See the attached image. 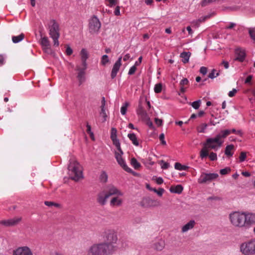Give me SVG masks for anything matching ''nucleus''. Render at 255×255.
I'll return each instance as SVG.
<instances>
[{
    "instance_id": "680f3d73",
    "label": "nucleus",
    "mask_w": 255,
    "mask_h": 255,
    "mask_svg": "<svg viewBox=\"0 0 255 255\" xmlns=\"http://www.w3.org/2000/svg\"><path fill=\"white\" fill-rule=\"evenodd\" d=\"M237 92V90L236 89H233L232 91L229 92L228 95L230 97H233Z\"/></svg>"
},
{
    "instance_id": "052dcab7",
    "label": "nucleus",
    "mask_w": 255,
    "mask_h": 255,
    "mask_svg": "<svg viewBox=\"0 0 255 255\" xmlns=\"http://www.w3.org/2000/svg\"><path fill=\"white\" fill-rule=\"evenodd\" d=\"M159 138L160 140L161 141V143L163 145H165L166 144V141L164 140V133L160 134V135H159Z\"/></svg>"
},
{
    "instance_id": "69168bd1",
    "label": "nucleus",
    "mask_w": 255,
    "mask_h": 255,
    "mask_svg": "<svg viewBox=\"0 0 255 255\" xmlns=\"http://www.w3.org/2000/svg\"><path fill=\"white\" fill-rule=\"evenodd\" d=\"M155 123L158 126H160L162 124V121L158 118H155Z\"/></svg>"
},
{
    "instance_id": "de8ad7c7",
    "label": "nucleus",
    "mask_w": 255,
    "mask_h": 255,
    "mask_svg": "<svg viewBox=\"0 0 255 255\" xmlns=\"http://www.w3.org/2000/svg\"><path fill=\"white\" fill-rule=\"evenodd\" d=\"M128 103H126L121 108V113L123 115L126 114L128 107Z\"/></svg>"
},
{
    "instance_id": "20e7f679",
    "label": "nucleus",
    "mask_w": 255,
    "mask_h": 255,
    "mask_svg": "<svg viewBox=\"0 0 255 255\" xmlns=\"http://www.w3.org/2000/svg\"><path fill=\"white\" fill-rule=\"evenodd\" d=\"M105 238L106 242L101 243L102 245H107L112 247V249L110 251V253L113 254L117 249V247L115 245L118 240L117 233L114 230H108L105 233Z\"/></svg>"
},
{
    "instance_id": "72a5a7b5",
    "label": "nucleus",
    "mask_w": 255,
    "mask_h": 255,
    "mask_svg": "<svg viewBox=\"0 0 255 255\" xmlns=\"http://www.w3.org/2000/svg\"><path fill=\"white\" fill-rule=\"evenodd\" d=\"M108 176L105 171H102L100 176V181L101 183H106L108 181Z\"/></svg>"
},
{
    "instance_id": "cd10ccee",
    "label": "nucleus",
    "mask_w": 255,
    "mask_h": 255,
    "mask_svg": "<svg viewBox=\"0 0 255 255\" xmlns=\"http://www.w3.org/2000/svg\"><path fill=\"white\" fill-rule=\"evenodd\" d=\"M128 136L129 138V139L132 141L133 144H134L135 146H138L139 145L138 140L134 133H129L128 134Z\"/></svg>"
},
{
    "instance_id": "7ed1b4c3",
    "label": "nucleus",
    "mask_w": 255,
    "mask_h": 255,
    "mask_svg": "<svg viewBox=\"0 0 255 255\" xmlns=\"http://www.w3.org/2000/svg\"><path fill=\"white\" fill-rule=\"evenodd\" d=\"M68 170L72 180L77 181L83 177L82 167L77 161L70 160Z\"/></svg>"
},
{
    "instance_id": "6e6552de",
    "label": "nucleus",
    "mask_w": 255,
    "mask_h": 255,
    "mask_svg": "<svg viewBox=\"0 0 255 255\" xmlns=\"http://www.w3.org/2000/svg\"><path fill=\"white\" fill-rule=\"evenodd\" d=\"M223 141L220 139L216 135L214 138H208V150L209 149L217 150L221 147Z\"/></svg>"
},
{
    "instance_id": "c85d7f7f",
    "label": "nucleus",
    "mask_w": 255,
    "mask_h": 255,
    "mask_svg": "<svg viewBox=\"0 0 255 255\" xmlns=\"http://www.w3.org/2000/svg\"><path fill=\"white\" fill-rule=\"evenodd\" d=\"M234 148V146L233 144H230L226 147L225 150V154L228 157H231L233 156V153L232 152V150Z\"/></svg>"
},
{
    "instance_id": "c756f323",
    "label": "nucleus",
    "mask_w": 255,
    "mask_h": 255,
    "mask_svg": "<svg viewBox=\"0 0 255 255\" xmlns=\"http://www.w3.org/2000/svg\"><path fill=\"white\" fill-rule=\"evenodd\" d=\"M231 133V130L230 129H226L224 130H222L219 134L217 135L218 138L221 139V138H225L229 134Z\"/></svg>"
},
{
    "instance_id": "f257e3e1",
    "label": "nucleus",
    "mask_w": 255,
    "mask_h": 255,
    "mask_svg": "<svg viewBox=\"0 0 255 255\" xmlns=\"http://www.w3.org/2000/svg\"><path fill=\"white\" fill-rule=\"evenodd\" d=\"M229 220L232 225L237 228H247L246 212L235 211L229 214Z\"/></svg>"
},
{
    "instance_id": "412c9836",
    "label": "nucleus",
    "mask_w": 255,
    "mask_h": 255,
    "mask_svg": "<svg viewBox=\"0 0 255 255\" xmlns=\"http://www.w3.org/2000/svg\"><path fill=\"white\" fill-rule=\"evenodd\" d=\"M246 218H247V228L249 227L251 224L255 223V214L246 212Z\"/></svg>"
},
{
    "instance_id": "dca6fc26",
    "label": "nucleus",
    "mask_w": 255,
    "mask_h": 255,
    "mask_svg": "<svg viewBox=\"0 0 255 255\" xmlns=\"http://www.w3.org/2000/svg\"><path fill=\"white\" fill-rule=\"evenodd\" d=\"M87 69V66L82 68L77 67V70L78 71L77 78L79 81V85H81L85 81V71Z\"/></svg>"
},
{
    "instance_id": "c9c22d12",
    "label": "nucleus",
    "mask_w": 255,
    "mask_h": 255,
    "mask_svg": "<svg viewBox=\"0 0 255 255\" xmlns=\"http://www.w3.org/2000/svg\"><path fill=\"white\" fill-rule=\"evenodd\" d=\"M112 141L113 142V144L116 147V148H117V150H118V151L121 152V153H123V151H122V149L121 148L120 141L118 139V138L112 139Z\"/></svg>"
},
{
    "instance_id": "1a4fd4ad",
    "label": "nucleus",
    "mask_w": 255,
    "mask_h": 255,
    "mask_svg": "<svg viewBox=\"0 0 255 255\" xmlns=\"http://www.w3.org/2000/svg\"><path fill=\"white\" fill-rule=\"evenodd\" d=\"M165 243L164 240L161 238H157L153 240L150 245V248L154 250L160 252L165 248Z\"/></svg>"
},
{
    "instance_id": "58836bf2",
    "label": "nucleus",
    "mask_w": 255,
    "mask_h": 255,
    "mask_svg": "<svg viewBox=\"0 0 255 255\" xmlns=\"http://www.w3.org/2000/svg\"><path fill=\"white\" fill-rule=\"evenodd\" d=\"M138 65V62H135L134 65L129 69L128 74L130 75L133 74L136 70V66Z\"/></svg>"
},
{
    "instance_id": "b1692460",
    "label": "nucleus",
    "mask_w": 255,
    "mask_h": 255,
    "mask_svg": "<svg viewBox=\"0 0 255 255\" xmlns=\"http://www.w3.org/2000/svg\"><path fill=\"white\" fill-rule=\"evenodd\" d=\"M183 188L181 185H177L176 186H172L170 188V192L177 194H180L182 193Z\"/></svg>"
},
{
    "instance_id": "49530a36",
    "label": "nucleus",
    "mask_w": 255,
    "mask_h": 255,
    "mask_svg": "<svg viewBox=\"0 0 255 255\" xmlns=\"http://www.w3.org/2000/svg\"><path fill=\"white\" fill-rule=\"evenodd\" d=\"M231 171V169L230 167H226L224 169H222L220 171V173L221 175H226Z\"/></svg>"
},
{
    "instance_id": "e433bc0d",
    "label": "nucleus",
    "mask_w": 255,
    "mask_h": 255,
    "mask_svg": "<svg viewBox=\"0 0 255 255\" xmlns=\"http://www.w3.org/2000/svg\"><path fill=\"white\" fill-rule=\"evenodd\" d=\"M131 164L135 169H138L140 167V164L137 161L135 158H132L131 159Z\"/></svg>"
},
{
    "instance_id": "7c9ffc66",
    "label": "nucleus",
    "mask_w": 255,
    "mask_h": 255,
    "mask_svg": "<svg viewBox=\"0 0 255 255\" xmlns=\"http://www.w3.org/2000/svg\"><path fill=\"white\" fill-rule=\"evenodd\" d=\"M189 81L186 78H184L182 79L180 83V91L182 93H184L185 91L186 88L184 87L185 85H187L188 84Z\"/></svg>"
},
{
    "instance_id": "39448f33",
    "label": "nucleus",
    "mask_w": 255,
    "mask_h": 255,
    "mask_svg": "<svg viewBox=\"0 0 255 255\" xmlns=\"http://www.w3.org/2000/svg\"><path fill=\"white\" fill-rule=\"evenodd\" d=\"M51 23L52 24L49 27V35L53 39V45L57 47L59 45L58 41L60 36L59 26L58 23L54 20H52Z\"/></svg>"
},
{
    "instance_id": "c03bdc74",
    "label": "nucleus",
    "mask_w": 255,
    "mask_h": 255,
    "mask_svg": "<svg viewBox=\"0 0 255 255\" xmlns=\"http://www.w3.org/2000/svg\"><path fill=\"white\" fill-rule=\"evenodd\" d=\"M44 204L45 205L49 206V207L54 206L57 208H59L60 206V204L55 203V202H51V201H45Z\"/></svg>"
},
{
    "instance_id": "6e6d98bb",
    "label": "nucleus",
    "mask_w": 255,
    "mask_h": 255,
    "mask_svg": "<svg viewBox=\"0 0 255 255\" xmlns=\"http://www.w3.org/2000/svg\"><path fill=\"white\" fill-rule=\"evenodd\" d=\"M144 122H146V125L150 128H153V125L152 122L150 120L149 117H148L147 120H143Z\"/></svg>"
},
{
    "instance_id": "2f4dec72",
    "label": "nucleus",
    "mask_w": 255,
    "mask_h": 255,
    "mask_svg": "<svg viewBox=\"0 0 255 255\" xmlns=\"http://www.w3.org/2000/svg\"><path fill=\"white\" fill-rule=\"evenodd\" d=\"M24 34L23 33H21L18 36H13L12 37V40L13 43H16L21 41L24 39Z\"/></svg>"
},
{
    "instance_id": "13d9d810",
    "label": "nucleus",
    "mask_w": 255,
    "mask_h": 255,
    "mask_svg": "<svg viewBox=\"0 0 255 255\" xmlns=\"http://www.w3.org/2000/svg\"><path fill=\"white\" fill-rule=\"evenodd\" d=\"M182 165L180 163L176 162L175 163L174 167L176 169L179 170H184V168H182Z\"/></svg>"
},
{
    "instance_id": "a211bd4d",
    "label": "nucleus",
    "mask_w": 255,
    "mask_h": 255,
    "mask_svg": "<svg viewBox=\"0 0 255 255\" xmlns=\"http://www.w3.org/2000/svg\"><path fill=\"white\" fill-rule=\"evenodd\" d=\"M109 198L105 191L100 192L97 197V201L101 205L106 204L107 199Z\"/></svg>"
},
{
    "instance_id": "ddd939ff",
    "label": "nucleus",
    "mask_w": 255,
    "mask_h": 255,
    "mask_svg": "<svg viewBox=\"0 0 255 255\" xmlns=\"http://www.w3.org/2000/svg\"><path fill=\"white\" fill-rule=\"evenodd\" d=\"M40 44L42 47L43 50L48 54L52 53L50 41L46 36L42 37L40 40Z\"/></svg>"
},
{
    "instance_id": "0eeeda50",
    "label": "nucleus",
    "mask_w": 255,
    "mask_h": 255,
    "mask_svg": "<svg viewBox=\"0 0 255 255\" xmlns=\"http://www.w3.org/2000/svg\"><path fill=\"white\" fill-rule=\"evenodd\" d=\"M101 27V23L99 18L93 15L89 20V30L92 34H98Z\"/></svg>"
},
{
    "instance_id": "a18cd8bd",
    "label": "nucleus",
    "mask_w": 255,
    "mask_h": 255,
    "mask_svg": "<svg viewBox=\"0 0 255 255\" xmlns=\"http://www.w3.org/2000/svg\"><path fill=\"white\" fill-rule=\"evenodd\" d=\"M201 101V100H198L195 102H192L190 104V105L192 106L193 108L195 109H198L200 106Z\"/></svg>"
},
{
    "instance_id": "473e14b6",
    "label": "nucleus",
    "mask_w": 255,
    "mask_h": 255,
    "mask_svg": "<svg viewBox=\"0 0 255 255\" xmlns=\"http://www.w3.org/2000/svg\"><path fill=\"white\" fill-rule=\"evenodd\" d=\"M207 181V173L205 172H202V174L198 179V182L202 184L205 183Z\"/></svg>"
},
{
    "instance_id": "864d4df0",
    "label": "nucleus",
    "mask_w": 255,
    "mask_h": 255,
    "mask_svg": "<svg viewBox=\"0 0 255 255\" xmlns=\"http://www.w3.org/2000/svg\"><path fill=\"white\" fill-rule=\"evenodd\" d=\"M66 54L68 56L71 55L73 53V50L72 48L68 45H66Z\"/></svg>"
},
{
    "instance_id": "09e8293b",
    "label": "nucleus",
    "mask_w": 255,
    "mask_h": 255,
    "mask_svg": "<svg viewBox=\"0 0 255 255\" xmlns=\"http://www.w3.org/2000/svg\"><path fill=\"white\" fill-rule=\"evenodd\" d=\"M109 62L108 56L107 55H104L102 56L101 63L102 65H105Z\"/></svg>"
},
{
    "instance_id": "393cba45",
    "label": "nucleus",
    "mask_w": 255,
    "mask_h": 255,
    "mask_svg": "<svg viewBox=\"0 0 255 255\" xmlns=\"http://www.w3.org/2000/svg\"><path fill=\"white\" fill-rule=\"evenodd\" d=\"M106 104V101L104 97L102 98V101H101V112L100 115L101 116H102L104 118V122H105L106 120V117L107 115L106 113L105 110V106Z\"/></svg>"
},
{
    "instance_id": "338daca9",
    "label": "nucleus",
    "mask_w": 255,
    "mask_h": 255,
    "mask_svg": "<svg viewBox=\"0 0 255 255\" xmlns=\"http://www.w3.org/2000/svg\"><path fill=\"white\" fill-rule=\"evenodd\" d=\"M200 72L201 73L203 74V75H205L207 72V69L205 67H202L200 68Z\"/></svg>"
},
{
    "instance_id": "9d476101",
    "label": "nucleus",
    "mask_w": 255,
    "mask_h": 255,
    "mask_svg": "<svg viewBox=\"0 0 255 255\" xmlns=\"http://www.w3.org/2000/svg\"><path fill=\"white\" fill-rule=\"evenodd\" d=\"M108 196L109 197L112 195L123 196V193L115 186L110 184L106 187L105 190Z\"/></svg>"
},
{
    "instance_id": "f3484780",
    "label": "nucleus",
    "mask_w": 255,
    "mask_h": 255,
    "mask_svg": "<svg viewBox=\"0 0 255 255\" xmlns=\"http://www.w3.org/2000/svg\"><path fill=\"white\" fill-rule=\"evenodd\" d=\"M235 54L236 55V57L235 60L240 62H243L244 61L246 57V53L244 50L238 48L235 50Z\"/></svg>"
},
{
    "instance_id": "4468645a",
    "label": "nucleus",
    "mask_w": 255,
    "mask_h": 255,
    "mask_svg": "<svg viewBox=\"0 0 255 255\" xmlns=\"http://www.w3.org/2000/svg\"><path fill=\"white\" fill-rule=\"evenodd\" d=\"M21 220V218L15 217L7 220L0 221V224L5 227H10L16 225Z\"/></svg>"
},
{
    "instance_id": "aec40b11",
    "label": "nucleus",
    "mask_w": 255,
    "mask_h": 255,
    "mask_svg": "<svg viewBox=\"0 0 255 255\" xmlns=\"http://www.w3.org/2000/svg\"><path fill=\"white\" fill-rule=\"evenodd\" d=\"M80 55L82 61V66H87L86 60L89 58V53L87 50L84 48L80 51Z\"/></svg>"
},
{
    "instance_id": "a878e982",
    "label": "nucleus",
    "mask_w": 255,
    "mask_h": 255,
    "mask_svg": "<svg viewBox=\"0 0 255 255\" xmlns=\"http://www.w3.org/2000/svg\"><path fill=\"white\" fill-rule=\"evenodd\" d=\"M200 157L204 158L207 157V139L203 143V147L200 151Z\"/></svg>"
},
{
    "instance_id": "9b49d317",
    "label": "nucleus",
    "mask_w": 255,
    "mask_h": 255,
    "mask_svg": "<svg viewBox=\"0 0 255 255\" xmlns=\"http://www.w3.org/2000/svg\"><path fill=\"white\" fill-rule=\"evenodd\" d=\"M13 255H33V253L31 249L27 247L23 246L18 247L13 252Z\"/></svg>"
},
{
    "instance_id": "423d86ee",
    "label": "nucleus",
    "mask_w": 255,
    "mask_h": 255,
    "mask_svg": "<svg viewBox=\"0 0 255 255\" xmlns=\"http://www.w3.org/2000/svg\"><path fill=\"white\" fill-rule=\"evenodd\" d=\"M240 248V251L244 255H255V239L242 243Z\"/></svg>"
},
{
    "instance_id": "4be33fe9",
    "label": "nucleus",
    "mask_w": 255,
    "mask_h": 255,
    "mask_svg": "<svg viewBox=\"0 0 255 255\" xmlns=\"http://www.w3.org/2000/svg\"><path fill=\"white\" fill-rule=\"evenodd\" d=\"M196 224L195 221L194 220H190L189 222L184 225L182 229L181 232L182 233H185L188 231L190 230L193 229Z\"/></svg>"
},
{
    "instance_id": "f8f14e48",
    "label": "nucleus",
    "mask_w": 255,
    "mask_h": 255,
    "mask_svg": "<svg viewBox=\"0 0 255 255\" xmlns=\"http://www.w3.org/2000/svg\"><path fill=\"white\" fill-rule=\"evenodd\" d=\"M120 152H115V157L118 163L123 167V168L128 172H132V170L129 168L126 164L125 161L122 157V154Z\"/></svg>"
},
{
    "instance_id": "0e129e2a",
    "label": "nucleus",
    "mask_w": 255,
    "mask_h": 255,
    "mask_svg": "<svg viewBox=\"0 0 255 255\" xmlns=\"http://www.w3.org/2000/svg\"><path fill=\"white\" fill-rule=\"evenodd\" d=\"M164 192V189H163V188H159L158 190H157V192L156 193H157V194L159 196H161L163 193V192Z\"/></svg>"
},
{
    "instance_id": "a19ab883",
    "label": "nucleus",
    "mask_w": 255,
    "mask_h": 255,
    "mask_svg": "<svg viewBox=\"0 0 255 255\" xmlns=\"http://www.w3.org/2000/svg\"><path fill=\"white\" fill-rule=\"evenodd\" d=\"M162 89V85L161 83L156 84L154 88V91L156 93H159L161 92Z\"/></svg>"
},
{
    "instance_id": "5fc2aeb1",
    "label": "nucleus",
    "mask_w": 255,
    "mask_h": 255,
    "mask_svg": "<svg viewBox=\"0 0 255 255\" xmlns=\"http://www.w3.org/2000/svg\"><path fill=\"white\" fill-rule=\"evenodd\" d=\"M160 162H161V168L162 169H166L169 167V164L168 163L164 162L163 160H161L160 161Z\"/></svg>"
},
{
    "instance_id": "774afa93",
    "label": "nucleus",
    "mask_w": 255,
    "mask_h": 255,
    "mask_svg": "<svg viewBox=\"0 0 255 255\" xmlns=\"http://www.w3.org/2000/svg\"><path fill=\"white\" fill-rule=\"evenodd\" d=\"M156 182L157 184H161L163 183V180L161 177H158L156 179Z\"/></svg>"
},
{
    "instance_id": "79ce46f5",
    "label": "nucleus",
    "mask_w": 255,
    "mask_h": 255,
    "mask_svg": "<svg viewBox=\"0 0 255 255\" xmlns=\"http://www.w3.org/2000/svg\"><path fill=\"white\" fill-rule=\"evenodd\" d=\"M87 132L90 135V137L92 140H94V135L93 132L91 131V127L88 124H87Z\"/></svg>"
},
{
    "instance_id": "f03ea898",
    "label": "nucleus",
    "mask_w": 255,
    "mask_h": 255,
    "mask_svg": "<svg viewBox=\"0 0 255 255\" xmlns=\"http://www.w3.org/2000/svg\"><path fill=\"white\" fill-rule=\"evenodd\" d=\"M112 247L102 244H94L88 250L87 255H110Z\"/></svg>"
},
{
    "instance_id": "4d7b16f0",
    "label": "nucleus",
    "mask_w": 255,
    "mask_h": 255,
    "mask_svg": "<svg viewBox=\"0 0 255 255\" xmlns=\"http://www.w3.org/2000/svg\"><path fill=\"white\" fill-rule=\"evenodd\" d=\"M109 2L108 5L110 7H112L117 4V0H107Z\"/></svg>"
},
{
    "instance_id": "603ef678",
    "label": "nucleus",
    "mask_w": 255,
    "mask_h": 255,
    "mask_svg": "<svg viewBox=\"0 0 255 255\" xmlns=\"http://www.w3.org/2000/svg\"><path fill=\"white\" fill-rule=\"evenodd\" d=\"M217 173H208V181L215 179L218 177Z\"/></svg>"
},
{
    "instance_id": "37998d69",
    "label": "nucleus",
    "mask_w": 255,
    "mask_h": 255,
    "mask_svg": "<svg viewBox=\"0 0 255 255\" xmlns=\"http://www.w3.org/2000/svg\"><path fill=\"white\" fill-rule=\"evenodd\" d=\"M216 70L215 69H213L211 73H209L208 75V78H210L211 79H214L219 75V72H218L216 73Z\"/></svg>"
},
{
    "instance_id": "f704fd0d",
    "label": "nucleus",
    "mask_w": 255,
    "mask_h": 255,
    "mask_svg": "<svg viewBox=\"0 0 255 255\" xmlns=\"http://www.w3.org/2000/svg\"><path fill=\"white\" fill-rule=\"evenodd\" d=\"M207 125L206 124H202L197 128V130L199 133H204L205 132Z\"/></svg>"
},
{
    "instance_id": "ea45409f",
    "label": "nucleus",
    "mask_w": 255,
    "mask_h": 255,
    "mask_svg": "<svg viewBox=\"0 0 255 255\" xmlns=\"http://www.w3.org/2000/svg\"><path fill=\"white\" fill-rule=\"evenodd\" d=\"M117 130L116 128H112L111 130V139H114L117 138Z\"/></svg>"
},
{
    "instance_id": "bf43d9fd",
    "label": "nucleus",
    "mask_w": 255,
    "mask_h": 255,
    "mask_svg": "<svg viewBox=\"0 0 255 255\" xmlns=\"http://www.w3.org/2000/svg\"><path fill=\"white\" fill-rule=\"evenodd\" d=\"M6 56L3 54H0V66L4 64V60Z\"/></svg>"
},
{
    "instance_id": "bb28decb",
    "label": "nucleus",
    "mask_w": 255,
    "mask_h": 255,
    "mask_svg": "<svg viewBox=\"0 0 255 255\" xmlns=\"http://www.w3.org/2000/svg\"><path fill=\"white\" fill-rule=\"evenodd\" d=\"M191 53L190 52H183L180 54V57L182 58V61L184 63L188 62Z\"/></svg>"
},
{
    "instance_id": "2eb2a0df",
    "label": "nucleus",
    "mask_w": 255,
    "mask_h": 255,
    "mask_svg": "<svg viewBox=\"0 0 255 255\" xmlns=\"http://www.w3.org/2000/svg\"><path fill=\"white\" fill-rule=\"evenodd\" d=\"M122 58V57H119L118 58V60L116 62V63L114 65V66L112 70V72H111V78L112 79H114L117 76V73L119 71L120 68L122 65V63H121Z\"/></svg>"
},
{
    "instance_id": "6ab92c4d",
    "label": "nucleus",
    "mask_w": 255,
    "mask_h": 255,
    "mask_svg": "<svg viewBox=\"0 0 255 255\" xmlns=\"http://www.w3.org/2000/svg\"><path fill=\"white\" fill-rule=\"evenodd\" d=\"M137 114L140 117L141 119L143 120H147L148 115L147 112L144 110L141 104H139L138 108L136 110Z\"/></svg>"
},
{
    "instance_id": "e2e57ef3",
    "label": "nucleus",
    "mask_w": 255,
    "mask_h": 255,
    "mask_svg": "<svg viewBox=\"0 0 255 255\" xmlns=\"http://www.w3.org/2000/svg\"><path fill=\"white\" fill-rule=\"evenodd\" d=\"M114 14L115 15L118 16L120 15V7L119 6H117L114 11Z\"/></svg>"
},
{
    "instance_id": "5701e85b",
    "label": "nucleus",
    "mask_w": 255,
    "mask_h": 255,
    "mask_svg": "<svg viewBox=\"0 0 255 255\" xmlns=\"http://www.w3.org/2000/svg\"><path fill=\"white\" fill-rule=\"evenodd\" d=\"M119 196L115 197L112 199L110 201V205L112 206H120L121 205L123 202L122 199L119 198Z\"/></svg>"
},
{
    "instance_id": "8fccbe9b",
    "label": "nucleus",
    "mask_w": 255,
    "mask_h": 255,
    "mask_svg": "<svg viewBox=\"0 0 255 255\" xmlns=\"http://www.w3.org/2000/svg\"><path fill=\"white\" fill-rule=\"evenodd\" d=\"M246 157H247L246 152H244V151L241 152L240 153V157H239L240 162H242L246 160Z\"/></svg>"
},
{
    "instance_id": "3c124183",
    "label": "nucleus",
    "mask_w": 255,
    "mask_h": 255,
    "mask_svg": "<svg viewBox=\"0 0 255 255\" xmlns=\"http://www.w3.org/2000/svg\"><path fill=\"white\" fill-rule=\"evenodd\" d=\"M208 157L210 158L211 160L214 161L217 159V154L213 152H208Z\"/></svg>"
},
{
    "instance_id": "4c0bfd02",
    "label": "nucleus",
    "mask_w": 255,
    "mask_h": 255,
    "mask_svg": "<svg viewBox=\"0 0 255 255\" xmlns=\"http://www.w3.org/2000/svg\"><path fill=\"white\" fill-rule=\"evenodd\" d=\"M248 31L251 38L255 41V28H249Z\"/></svg>"
}]
</instances>
